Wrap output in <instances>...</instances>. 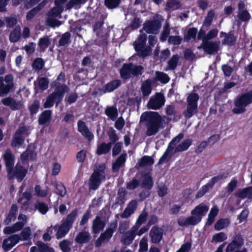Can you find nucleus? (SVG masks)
Here are the masks:
<instances>
[{
	"mask_svg": "<svg viewBox=\"0 0 252 252\" xmlns=\"http://www.w3.org/2000/svg\"><path fill=\"white\" fill-rule=\"evenodd\" d=\"M147 130L146 134L148 136L156 134L161 127L162 119L157 112L151 111L145 114Z\"/></svg>",
	"mask_w": 252,
	"mask_h": 252,
	"instance_id": "f257e3e1",
	"label": "nucleus"
},
{
	"mask_svg": "<svg viewBox=\"0 0 252 252\" xmlns=\"http://www.w3.org/2000/svg\"><path fill=\"white\" fill-rule=\"evenodd\" d=\"M106 165L104 163H96L94 165V171L89 179L90 189L93 190L97 189L102 182L106 180Z\"/></svg>",
	"mask_w": 252,
	"mask_h": 252,
	"instance_id": "f03ea898",
	"label": "nucleus"
},
{
	"mask_svg": "<svg viewBox=\"0 0 252 252\" xmlns=\"http://www.w3.org/2000/svg\"><path fill=\"white\" fill-rule=\"evenodd\" d=\"M78 215V210L76 208L69 213L64 220H62L60 225H55L53 229L57 231L56 237L57 239H60L69 232L72 227L73 224Z\"/></svg>",
	"mask_w": 252,
	"mask_h": 252,
	"instance_id": "7ed1b4c3",
	"label": "nucleus"
},
{
	"mask_svg": "<svg viewBox=\"0 0 252 252\" xmlns=\"http://www.w3.org/2000/svg\"><path fill=\"white\" fill-rule=\"evenodd\" d=\"M252 103V90L238 95L234 101V107L232 109L234 114H241L246 111V107Z\"/></svg>",
	"mask_w": 252,
	"mask_h": 252,
	"instance_id": "20e7f679",
	"label": "nucleus"
},
{
	"mask_svg": "<svg viewBox=\"0 0 252 252\" xmlns=\"http://www.w3.org/2000/svg\"><path fill=\"white\" fill-rule=\"evenodd\" d=\"M144 72V67L141 65H134L131 63H124L119 70L120 77L127 80L132 77L141 76Z\"/></svg>",
	"mask_w": 252,
	"mask_h": 252,
	"instance_id": "39448f33",
	"label": "nucleus"
},
{
	"mask_svg": "<svg viewBox=\"0 0 252 252\" xmlns=\"http://www.w3.org/2000/svg\"><path fill=\"white\" fill-rule=\"evenodd\" d=\"M67 88L66 85L58 87L54 92L49 94L47 97L46 101L43 104L44 108H51L54 106L55 103L56 106L57 107L62 102Z\"/></svg>",
	"mask_w": 252,
	"mask_h": 252,
	"instance_id": "423d86ee",
	"label": "nucleus"
},
{
	"mask_svg": "<svg viewBox=\"0 0 252 252\" xmlns=\"http://www.w3.org/2000/svg\"><path fill=\"white\" fill-rule=\"evenodd\" d=\"M163 21V17L159 14H156L153 20H147L143 24V29L149 34H157L161 27V22Z\"/></svg>",
	"mask_w": 252,
	"mask_h": 252,
	"instance_id": "0eeeda50",
	"label": "nucleus"
},
{
	"mask_svg": "<svg viewBox=\"0 0 252 252\" xmlns=\"http://www.w3.org/2000/svg\"><path fill=\"white\" fill-rule=\"evenodd\" d=\"M15 90L13 77L9 74L4 77L0 76V96H6L10 92Z\"/></svg>",
	"mask_w": 252,
	"mask_h": 252,
	"instance_id": "6e6552de",
	"label": "nucleus"
},
{
	"mask_svg": "<svg viewBox=\"0 0 252 252\" xmlns=\"http://www.w3.org/2000/svg\"><path fill=\"white\" fill-rule=\"evenodd\" d=\"M244 239L240 234L233 236L231 241L228 243L225 250V252H248L245 248L240 249L244 245Z\"/></svg>",
	"mask_w": 252,
	"mask_h": 252,
	"instance_id": "1a4fd4ad",
	"label": "nucleus"
},
{
	"mask_svg": "<svg viewBox=\"0 0 252 252\" xmlns=\"http://www.w3.org/2000/svg\"><path fill=\"white\" fill-rule=\"evenodd\" d=\"M28 169L24 167L20 163L18 162L12 168L10 173L7 172V177L9 180L16 178L18 182H22L28 173Z\"/></svg>",
	"mask_w": 252,
	"mask_h": 252,
	"instance_id": "9d476101",
	"label": "nucleus"
},
{
	"mask_svg": "<svg viewBox=\"0 0 252 252\" xmlns=\"http://www.w3.org/2000/svg\"><path fill=\"white\" fill-rule=\"evenodd\" d=\"M165 102L163 94L157 93L154 96H151L148 103L147 107L153 110H159L164 105Z\"/></svg>",
	"mask_w": 252,
	"mask_h": 252,
	"instance_id": "9b49d317",
	"label": "nucleus"
},
{
	"mask_svg": "<svg viewBox=\"0 0 252 252\" xmlns=\"http://www.w3.org/2000/svg\"><path fill=\"white\" fill-rule=\"evenodd\" d=\"M220 41H213L212 40H206L197 47L200 50L202 49L205 53L209 55H213L218 52L219 50Z\"/></svg>",
	"mask_w": 252,
	"mask_h": 252,
	"instance_id": "f8f14e48",
	"label": "nucleus"
},
{
	"mask_svg": "<svg viewBox=\"0 0 252 252\" xmlns=\"http://www.w3.org/2000/svg\"><path fill=\"white\" fill-rule=\"evenodd\" d=\"M208 210L209 207L207 205L200 203L191 210V217H193L195 225L201 221L202 217L205 215Z\"/></svg>",
	"mask_w": 252,
	"mask_h": 252,
	"instance_id": "ddd939ff",
	"label": "nucleus"
},
{
	"mask_svg": "<svg viewBox=\"0 0 252 252\" xmlns=\"http://www.w3.org/2000/svg\"><path fill=\"white\" fill-rule=\"evenodd\" d=\"M21 238L18 234H13L4 239L2 244V248L5 251L10 250L20 240Z\"/></svg>",
	"mask_w": 252,
	"mask_h": 252,
	"instance_id": "4468645a",
	"label": "nucleus"
},
{
	"mask_svg": "<svg viewBox=\"0 0 252 252\" xmlns=\"http://www.w3.org/2000/svg\"><path fill=\"white\" fill-rule=\"evenodd\" d=\"M163 230L157 225L154 226L150 230L149 236L151 242L153 244H158L163 237Z\"/></svg>",
	"mask_w": 252,
	"mask_h": 252,
	"instance_id": "2eb2a0df",
	"label": "nucleus"
},
{
	"mask_svg": "<svg viewBox=\"0 0 252 252\" xmlns=\"http://www.w3.org/2000/svg\"><path fill=\"white\" fill-rule=\"evenodd\" d=\"M77 130L88 141H91L94 138L93 133L89 130L86 123L82 120L77 122Z\"/></svg>",
	"mask_w": 252,
	"mask_h": 252,
	"instance_id": "dca6fc26",
	"label": "nucleus"
},
{
	"mask_svg": "<svg viewBox=\"0 0 252 252\" xmlns=\"http://www.w3.org/2000/svg\"><path fill=\"white\" fill-rule=\"evenodd\" d=\"M6 172L9 173L14 166L15 156L10 150H7L3 155Z\"/></svg>",
	"mask_w": 252,
	"mask_h": 252,
	"instance_id": "f3484780",
	"label": "nucleus"
},
{
	"mask_svg": "<svg viewBox=\"0 0 252 252\" xmlns=\"http://www.w3.org/2000/svg\"><path fill=\"white\" fill-rule=\"evenodd\" d=\"M227 177L224 173H221L217 176L213 177L206 185L201 188V190L204 194L207 192L209 189L213 188L216 183Z\"/></svg>",
	"mask_w": 252,
	"mask_h": 252,
	"instance_id": "a211bd4d",
	"label": "nucleus"
},
{
	"mask_svg": "<svg viewBox=\"0 0 252 252\" xmlns=\"http://www.w3.org/2000/svg\"><path fill=\"white\" fill-rule=\"evenodd\" d=\"M2 104L8 106L12 110L15 111L20 109L21 107V103L19 101H16L11 96L3 98L1 100Z\"/></svg>",
	"mask_w": 252,
	"mask_h": 252,
	"instance_id": "6ab92c4d",
	"label": "nucleus"
},
{
	"mask_svg": "<svg viewBox=\"0 0 252 252\" xmlns=\"http://www.w3.org/2000/svg\"><path fill=\"white\" fill-rule=\"evenodd\" d=\"M106 225L105 221L101 220L99 216H96L92 223V232L94 234H98L102 231Z\"/></svg>",
	"mask_w": 252,
	"mask_h": 252,
	"instance_id": "aec40b11",
	"label": "nucleus"
},
{
	"mask_svg": "<svg viewBox=\"0 0 252 252\" xmlns=\"http://www.w3.org/2000/svg\"><path fill=\"white\" fill-rule=\"evenodd\" d=\"M85 228L79 232L75 238V241L78 244H83L89 243L91 239V236Z\"/></svg>",
	"mask_w": 252,
	"mask_h": 252,
	"instance_id": "412c9836",
	"label": "nucleus"
},
{
	"mask_svg": "<svg viewBox=\"0 0 252 252\" xmlns=\"http://www.w3.org/2000/svg\"><path fill=\"white\" fill-rule=\"evenodd\" d=\"M154 83V81L150 79H146L142 83L141 91L144 97L148 96L151 94Z\"/></svg>",
	"mask_w": 252,
	"mask_h": 252,
	"instance_id": "4be33fe9",
	"label": "nucleus"
},
{
	"mask_svg": "<svg viewBox=\"0 0 252 252\" xmlns=\"http://www.w3.org/2000/svg\"><path fill=\"white\" fill-rule=\"evenodd\" d=\"M18 211V208L17 204H13L9 211V212L3 221L5 225L10 223L12 221H15L17 218V214Z\"/></svg>",
	"mask_w": 252,
	"mask_h": 252,
	"instance_id": "5701e85b",
	"label": "nucleus"
},
{
	"mask_svg": "<svg viewBox=\"0 0 252 252\" xmlns=\"http://www.w3.org/2000/svg\"><path fill=\"white\" fill-rule=\"evenodd\" d=\"M121 85V81L120 80H113L104 85L102 87V91L104 94L111 93L117 89Z\"/></svg>",
	"mask_w": 252,
	"mask_h": 252,
	"instance_id": "b1692460",
	"label": "nucleus"
},
{
	"mask_svg": "<svg viewBox=\"0 0 252 252\" xmlns=\"http://www.w3.org/2000/svg\"><path fill=\"white\" fill-rule=\"evenodd\" d=\"M224 36V38L222 40V44L226 45L229 46H233L236 41V37L231 32H229L228 33L223 32H221L220 36Z\"/></svg>",
	"mask_w": 252,
	"mask_h": 252,
	"instance_id": "393cba45",
	"label": "nucleus"
},
{
	"mask_svg": "<svg viewBox=\"0 0 252 252\" xmlns=\"http://www.w3.org/2000/svg\"><path fill=\"white\" fill-rule=\"evenodd\" d=\"M235 195L241 199L248 198L249 199H252V186L238 189L237 192H235Z\"/></svg>",
	"mask_w": 252,
	"mask_h": 252,
	"instance_id": "a878e982",
	"label": "nucleus"
},
{
	"mask_svg": "<svg viewBox=\"0 0 252 252\" xmlns=\"http://www.w3.org/2000/svg\"><path fill=\"white\" fill-rule=\"evenodd\" d=\"M136 233L134 231L130 230L123 234L121 238V242L125 245H129L131 244L134 239Z\"/></svg>",
	"mask_w": 252,
	"mask_h": 252,
	"instance_id": "bb28decb",
	"label": "nucleus"
},
{
	"mask_svg": "<svg viewBox=\"0 0 252 252\" xmlns=\"http://www.w3.org/2000/svg\"><path fill=\"white\" fill-rule=\"evenodd\" d=\"M52 110H46L43 111L39 116L38 122L39 125H44L48 122L52 116Z\"/></svg>",
	"mask_w": 252,
	"mask_h": 252,
	"instance_id": "cd10ccee",
	"label": "nucleus"
},
{
	"mask_svg": "<svg viewBox=\"0 0 252 252\" xmlns=\"http://www.w3.org/2000/svg\"><path fill=\"white\" fill-rule=\"evenodd\" d=\"M179 59L180 57L178 55L176 54L173 55L167 62V66L165 69V70L167 71V70H175L178 64Z\"/></svg>",
	"mask_w": 252,
	"mask_h": 252,
	"instance_id": "c85d7f7f",
	"label": "nucleus"
},
{
	"mask_svg": "<svg viewBox=\"0 0 252 252\" xmlns=\"http://www.w3.org/2000/svg\"><path fill=\"white\" fill-rule=\"evenodd\" d=\"M198 106L187 104V108L183 111V115L187 119H189L197 113Z\"/></svg>",
	"mask_w": 252,
	"mask_h": 252,
	"instance_id": "c756f323",
	"label": "nucleus"
},
{
	"mask_svg": "<svg viewBox=\"0 0 252 252\" xmlns=\"http://www.w3.org/2000/svg\"><path fill=\"white\" fill-rule=\"evenodd\" d=\"M111 147L110 143L103 142L97 146L96 153L98 155L106 154L110 151Z\"/></svg>",
	"mask_w": 252,
	"mask_h": 252,
	"instance_id": "7c9ffc66",
	"label": "nucleus"
},
{
	"mask_svg": "<svg viewBox=\"0 0 252 252\" xmlns=\"http://www.w3.org/2000/svg\"><path fill=\"white\" fill-rule=\"evenodd\" d=\"M197 29L195 27L190 28L187 31L186 34L184 36V40L189 42L191 39L195 40L197 38Z\"/></svg>",
	"mask_w": 252,
	"mask_h": 252,
	"instance_id": "2f4dec72",
	"label": "nucleus"
},
{
	"mask_svg": "<svg viewBox=\"0 0 252 252\" xmlns=\"http://www.w3.org/2000/svg\"><path fill=\"white\" fill-rule=\"evenodd\" d=\"M181 7L179 0H169L166 3L165 10L166 11H174Z\"/></svg>",
	"mask_w": 252,
	"mask_h": 252,
	"instance_id": "473e14b6",
	"label": "nucleus"
},
{
	"mask_svg": "<svg viewBox=\"0 0 252 252\" xmlns=\"http://www.w3.org/2000/svg\"><path fill=\"white\" fill-rule=\"evenodd\" d=\"M141 186L142 188L147 189H151L154 186V182L151 176L149 174H145L142 181Z\"/></svg>",
	"mask_w": 252,
	"mask_h": 252,
	"instance_id": "72a5a7b5",
	"label": "nucleus"
},
{
	"mask_svg": "<svg viewBox=\"0 0 252 252\" xmlns=\"http://www.w3.org/2000/svg\"><path fill=\"white\" fill-rule=\"evenodd\" d=\"M191 139H187L177 145L175 148V152H181L187 150L192 144Z\"/></svg>",
	"mask_w": 252,
	"mask_h": 252,
	"instance_id": "f704fd0d",
	"label": "nucleus"
},
{
	"mask_svg": "<svg viewBox=\"0 0 252 252\" xmlns=\"http://www.w3.org/2000/svg\"><path fill=\"white\" fill-rule=\"evenodd\" d=\"M177 223L179 226H187L189 225H195V222L193 217L191 216L185 219L183 217H180L178 219Z\"/></svg>",
	"mask_w": 252,
	"mask_h": 252,
	"instance_id": "c9c22d12",
	"label": "nucleus"
},
{
	"mask_svg": "<svg viewBox=\"0 0 252 252\" xmlns=\"http://www.w3.org/2000/svg\"><path fill=\"white\" fill-rule=\"evenodd\" d=\"M135 50L137 53L138 56L140 57L144 58L150 55L152 51V49L150 46H144L142 48H134Z\"/></svg>",
	"mask_w": 252,
	"mask_h": 252,
	"instance_id": "e433bc0d",
	"label": "nucleus"
},
{
	"mask_svg": "<svg viewBox=\"0 0 252 252\" xmlns=\"http://www.w3.org/2000/svg\"><path fill=\"white\" fill-rule=\"evenodd\" d=\"M48 205L44 202L36 201L34 205V210H37L42 215L46 214L49 211Z\"/></svg>",
	"mask_w": 252,
	"mask_h": 252,
	"instance_id": "4c0bfd02",
	"label": "nucleus"
},
{
	"mask_svg": "<svg viewBox=\"0 0 252 252\" xmlns=\"http://www.w3.org/2000/svg\"><path fill=\"white\" fill-rule=\"evenodd\" d=\"M126 194L127 192L124 188H120L118 191L116 203L120 205L124 204L126 200Z\"/></svg>",
	"mask_w": 252,
	"mask_h": 252,
	"instance_id": "58836bf2",
	"label": "nucleus"
},
{
	"mask_svg": "<svg viewBox=\"0 0 252 252\" xmlns=\"http://www.w3.org/2000/svg\"><path fill=\"white\" fill-rule=\"evenodd\" d=\"M169 80L170 78L167 74L163 72L157 71L153 81L154 82L158 81L163 84H166Z\"/></svg>",
	"mask_w": 252,
	"mask_h": 252,
	"instance_id": "ea45409f",
	"label": "nucleus"
},
{
	"mask_svg": "<svg viewBox=\"0 0 252 252\" xmlns=\"http://www.w3.org/2000/svg\"><path fill=\"white\" fill-rule=\"evenodd\" d=\"M51 44V41L48 36H44L39 39L38 45L41 52H44Z\"/></svg>",
	"mask_w": 252,
	"mask_h": 252,
	"instance_id": "a19ab883",
	"label": "nucleus"
},
{
	"mask_svg": "<svg viewBox=\"0 0 252 252\" xmlns=\"http://www.w3.org/2000/svg\"><path fill=\"white\" fill-rule=\"evenodd\" d=\"M105 114L112 121L118 116V111L116 107L108 106L105 110Z\"/></svg>",
	"mask_w": 252,
	"mask_h": 252,
	"instance_id": "79ce46f5",
	"label": "nucleus"
},
{
	"mask_svg": "<svg viewBox=\"0 0 252 252\" xmlns=\"http://www.w3.org/2000/svg\"><path fill=\"white\" fill-rule=\"evenodd\" d=\"M45 65V61L41 58H35L32 64L33 69L36 71L42 70Z\"/></svg>",
	"mask_w": 252,
	"mask_h": 252,
	"instance_id": "37998d69",
	"label": "nucleus"
},
{
	"mask_svg": "<svg viewBox=\"0 0 252 252\" xmlns=\"http://www.w3.org/2000/svg\"><path fill=\"white\" fill-rule=\"evenodd\" d=\"M229 221L227 219H220L217 221L214 224V228L216 230H220L227 227L229 224Z\"/></svg>",
	"mask_w": 252,
	"mask_h": 252,
	"instance_id": "c03bdc74",
	"label": "nucleus"
},
{
	"mask_svg": "<svg viewBox=\"0 0 252 252\" xmlns=\"http://www.w3.org/2000/svg\"><path fill=\"white\" fill-rule=\"evenodd\" d=\"M21 33L20 29L15 28L9 34V41L12 43L17 42L21 38Z\"/></svg>",
	"mask_w": 252,
	"mask_h": 252,
	"instance_id": "a18cd8bd",
	"label": "nucleus"
},
{
	"mask_svg": "<svg viewBox=\"0 0 252 252\" xmlns=\"http://www.w3.org/2000/svg\"><path fill=\"white\" fill-rule=\"evenodd\" d=\"M72 242L68 239H64L59 242V246L62 252H70Z\"/></svg>",
	"mask_w": 252,
	"mask_h": 252,
	"instance_id": "49530a36",
	"label": "nucleus"
},
{
	"mask_svg": "<svg viewBox=\"0 0 252 252\" xmlns=\"http://www.w3.org/2000/svg\"><path fill=\"white\" fill-rule=\"evenodd\" d=\"M219 211V209L217 207L212 208L211 209V211L208 214L206 224L211 225L213 224L215 220V217L218 214Z\"/></svg>",
	"mask_w": 252,
	"mask_h": 252,
	"instance_id": "de8ad7c7",
	"label": "nucleus"
},
{
	"mask_svg": "<svg viewBox=\"0 0 252 252\" xmlns=\"http://www.w3.org/2000/svg\"><path fill=\"white\" fill-rule=\"evenodd\" d=\"M40 101L37 99H35L32 103L29 106V110L31 116H33L36 114L40 108Z\"/></svg>",
	"mask_w": 252,
	"mask_h": 252,
	"instance_id": "09e8293b",
	"label": "nucleus"
},
{
	"mask_svg": "<svg viewBox=\"0 0 252 252\" xmlns=\"http://www.w3.org/2000/svg\"><path fill=\"white\" fill-rule=\"evenodd\" d=\"M199 99V96L197 93H190L187 98V104L198 106L197 102Z\"/></svg>",
	"mask_w": 252,
	"mask_h": 252,
	"instance_id": "8fccbe9b",
	"label": "nucleus"
},
{
	"mask_svg": "<svg viewBox=\"0 0 252 252\" xmlns=\"http://www.w3.org/2000/svg\"><path fill=\"white\" fill-rule=\"evenodd\" d=\"M154 163V159L153 158L148 156H143L139 163L140 167L151 166Z\"/></svg>",
	"mask_w": 252,
	"mask_h": 252,
	"instance_id": "3c124183",
	"label": "nucleus"
},
{
	"mask_svg": "<svg viewBox=\"0 0 252 252\" xmlns=\"http://www.w3.org/2000/svg\"><path fill=\"white\" fill-rule=\"evenodd\" d=\"M107 134L109 136V138L110 140V142H109L108 143H110L112 146L113 144H114L115 143H117V141L119 139L116 130L113 127L110 128V129L107 132Z\"/></svg>",
	"mask_w": 252,
	"mask_h": 252,
	"instance_id": "603ef678",
	"label": "nucleus"
},
{
	"mask_svg": "<svg viewBox=\"0 0 252 252\" xmlns=\"http://www.w3.org/2000/svg\"><path fill=\"white\" fill-rule=\"evenodd\" d=\"M147 39V35L146 33L140 34L137 38L138 42H134V48H142L146 46V42Z\"/></svg>",
	"mask_w": 252,
	"mask_h": 252,
	"instance_id": "864d4df0",
	"label": "nucleus"
},
{
	"mask_svg": "<svg viewBox=\"0 0 252 252\" xmlns=\"http://www.w3.org/2000/svg\"><path fill=\"white\" fill-rule=\"evenodd\" d=\"M215 16L214 10L213 9L210 10L207 14V16L205 18L203 25L206 27H209L212 23L214 17Z\"/></svg>",
	"mask_w": 252,
	"mask_h": 252,
	"instance_id": "5fc2aeb1",
	"label": "nucleus"
},
{
	"mask_svg": "<svg viewBox=\"0 0 252 252\" xmlns=\"http://www.w3.org/2000/svg\"><path fill=\"white\" fill-rule=\"evenodd\" d=\"M121 0H104L105 6L109 9L117 8L120 4Z\"/></svg>",
	"mask_w": 252,
	"mask_h": 252,
	"instance_id": "6e6d98bb",
	"label": "nucleus"
},
{
	"mask_svg": "<svg viewBox=\"0 0 252 252\" xmlns=\"http://www.w3.org/2000/svg\"><path fill=\"white\" fill-rule=\"evenodd\" d=\"M37 246L38 247L39 252H55L54 249L48 246L46 244L41 241H38Z\"/></svg>",
	"mask_w": 252,
	"mask_h": 252,
	"instance_id": "4d7b16f0",
	"label": "nucleus"
},
{
	"mask_svg": "<svg viewBox=\"0 0 252 252\" xmlns=\"http://www.w3.org/2000/svg\"><path fill=\"white\" fill-rule=\"evenodd\" d=\"M148 216V213L144 209L139 215L137 220L136 222V226L139 227L142 224L144 223L147 220Z\"/></svg>",
	"mask_w": 252,
	"mask_h": 252,
	"instance_id": "13d9d810",
	"label": "nucleus"
},
{
	"mask_svg": "<svg viewBox=\"0 0 252 252\" xmlns=\"http://www.w3.org/2000/svg\"><path fill=\"white\" fill-rule=\"evenodd\" d=\"M57 193L61 197H64L66 193V190L64 185L61 183H57L56 184Z\"/></svg>",
	"mask_w": 252,
	"mask_h": 252,
	"instance_id": "bf43d9fd",
	"label": "nucleus"
},
{
	"mask_svg": "<svg viewBox=\"0 0 252 252\" xmlns=\"http://www.w3.org/2000/svg\"><path fill=\"white\" fill-rule=\"evenodd\" d=\"M24 140L25 139L23 136H20L14 134L13 139L11 142V146L13 147L21 146L23 144Z\"/></svg>",
	"mask_w": 252,
	"mask_h": 252,
	"instance_id": "052dcab7",
	"label": "nucleus"
},
{
	"mask_svg": "<svg viewBox=\"0 0 252 252\" xmlns=\"http://www.w3.org/2000/svg\"><path fill=\"white\" fill-rule=\"evenodd\" d=\"M70 38V33L69 32H66L63 34L59 41L60 46H64L69 43Z\"/></svg>",
	"mask_w": 252,
	"mask_h": 252,
	"instance_id": "680f3d73",
	"label": "nucleus"
},
{
	"mask_svg": "<svg viewBox=\"0 0 252 252\" xmlns=\"http://www.w3.org/2000/svg\"><path fill=\"white\" fill-rule=\"evenodd\" d=\"M148 250V239L143 237L139 243V252H146Z\"/></svg>",
	"mask_w": 252,
	"mask_h": 252,
	"instance_id": "e2e57ef3",
	"label": "nucleus"
},
{
	"mask_svg": "<svg viewBox=\"0 0 252 252\" xmlns=\"http://www.w3.org/2000/svg\"><path fill=\"white\" fill-rule=\"evenodd\" d=\"M20 235V240L24 241L28 240L30 238L31 235V229L30 227L28 226L23 229V230L21 232Z\"/></svg>",
	"mask_w": 252,
	"mask_h": 252,
	"instance_id": "0e129e2a",
	"label": "nucleus"
},
{
	"mask_svg": "<svg viewBox=\"0 0 252 252\" xmlns=\"http://www.w3.org/2000/svg\"><path fill=\"white\" fill-rule=\"evenodd\" d=\"M227 239V236L224 232H221L215 234L212 238V242H222Z\"/></svg>",
	"mask_w": 252,
	"mask_h": 252,
	"instance_id": "69168bd1",
	"label": "nucleus"
},
{
	"mask_svg": "<svg viewBox=\"0 0 252 252\" xmlns=\"http://www.w3.org/2000/svg\"><path fill=\"white\" fill-rule=\"evenodd\" d=\"M34 191L36 196L39 197H44L48 194V191L47 189H41L40 186L36 185L34 187Z\"/></svg>",
	"mask_w": 252,
	"mask_h": 252,
	"instance_id": "338daca9",
	"label": "nucleus"
},
{
	"mask_svg": "<svg viewBox=\"0 0 252 252\" xmlns=\"http://www.w3.org/2000/svg\"><path fill=\"white\" fill-rule=\"evenodd\" d=\"M183 38L179 35H171L169 37L168 42L174 45H179L181 44Z\"/></svg>",
	"mask_w": 252,
	"mask_h": 252,
	"instance_id": "774afa93",
	"label": "nucleus"
}]
</instances>
